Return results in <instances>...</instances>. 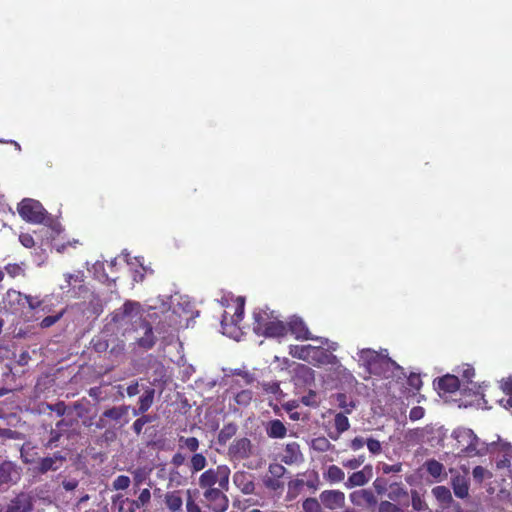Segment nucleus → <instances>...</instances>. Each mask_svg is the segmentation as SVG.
Returning <instances> with one entry per match:
<instances>
[{
  "label": "nucleus",
  "mask_w": 512,
  "mask_h": 512,
  "mask_svg": "<svg viewBox=\"0 0 512 512\" xmlns=\"http://www.w3.org/2000/svg\"><path fill=\"white\" fill-rule=\"evenodd\" d=\"M253 331L258 336L279 338L287 334L286 324L279 320L274 311L256 308L253 311Z\"/></svg>",
  "instance_id": "f257e3e1"
},
{
  "label": "nucleus",
  "mask_w": 512,
  "mask_h": 512,
  "mask_svg": "<svg viewBox=\"0 0 512 512\" xmlns=\"http://www.w3.org/2000/svg\"><path fill=\"white\" fill-rule=\"evenodd\" d=\"M109 317L110 324L115 325L117 329H123L124 334L128 325L137 323V320L141 321V304L137 301L126 300L120 308L110 313Z\"/></svg>",
  "instance_id": "f03ea898"
},
{
  "label": "nucleus",
  "mask_w": 512,
  "mask_h": 512,
  "mask_svg": "<svg viewBox=\"0 0 512 512\" xmlns=\"http://www.w3.org/2000/svg\"><path fill=\"white\" fill-rule=\"evenodd\" d=\"M231 470L227 465H218L204 470L198 478L200 489H210L215 487H229Z\"/></svg>",
  "instance_id": "7ed1b4c3"
},
{
  "label": "nucleus",
  "mask_w": 512,
  "mask_h": 512,
  "mask_svg": "<svg viewBox=\"0 0 512 512\" xmlns=\"http://www.w3.org/2000/svg\"><path fill=\"white\" fill-rule=\"evenodd\" d=\"M20 217L32 224H42L48 217V212L41 202L32 198H24L17 206Z\"/></svg>",
  "instance_id": "20e7f679"
},
{
  "label": "nucleus",
  "mask_w": 512,
  "mask_h": 512,
  "mask_svg": "<svg viewBox=\"0 0 512 512\" xmlns=\"http://www.w3.org/2000/svg\"><path fill=\"white\" fill-rule=\"evenodd\" d=\"M228 490L229 487L221 488L220 486L202 490L207 507L213 512H225L229 508V498L226 495Z\"/></svg>",
  "instance_id": "39448f33"
},
{
  "label": "nucleus",
  "mask_w": 512,
  "mask_h": 512,
  "mask_svg": "<svg viewBox=\"0 0 512 512\" xmlns=\"http://www.w3.org/2000/svg\"><path fill=\"white\" fill-rule=\"evenodd\" d=\"M453 437L457 442V448L466 453L467 455H477L479 451L477 445L479 442L478 437L473 430L468 428H459L453 432Z\"/></svg>",
  "instance_id": "423d86ee"
},
{
  "label": "nucleus",
  "mask_w": 512,
  "mask_h": 512,
  "mask_svg": "<svg viewBox=\"0 0 512 512\" xmlns=\"http://www.w3.org/2000/svg\"><path fill=\"white\" fill-rule=\"evenodd\" d=\"M349 499L355 507L367 512H374L378 504L376 495L370 489L354 490L349 494Z\"/></svg>",
  "instance_id": "0eeeda50"
},
{
  "label": "nucleus",
  "mask_w": 512,
  "mask_h": 512,
  "mask_svg": "<svg viewBox=\"0 0 512 512\" xmlns=\"http://www.w3.org/2000/svg\"><path fill=\"white\" fill-rule=\"evenodd\" d=\"M65 462L66 456L60 451H56L52 456L40 458L34 467V472L36 474H46L49 471L54 472L59 470Z\"/></svg>",
  "instance_id": "6e6552de"
},
{
  "label": "nucleus",
  "mask_w": 512,
  "mask_h": 512,
  "mask_svg": "<svg viewBox=\"0 0 512 512\" xmlns=\"http://www.w3.org/2000/svg\"><path fill=\"white\" fill-rule=\"evenodd\" d=\"M319 498L324 510L334 511L345 506L346 497L341 490H324L320 493Z\"/></svg>",
  "instance_id": "1a4fd4ad"
},
{
  "label": "nucleus",
  "mask_w": 512,
  "mask_h": 512,
  "mask_svg": "<svg viewBox=\"0 0 512 512\" xmlns=\"http://www.w3.org/2000/svg\"><path fill=\"white\" fill-rule=\"evenodd\" d=\"M21 478V468L12 461L0 463V486L16 484Z\"/></svg>",
  "instance_id": "9d476101"
},
{
  "label": "nucleus",
  "mask_w": 512,
  "mask_h": 512,
  "mask_svg": "<svg viewBox=\"0 0 512 512\" xmlns=\"http://www.w3.org/2000/svg\"><path fill=\"white\" fill-rule=\"evenodd\" d=\"M138 326L144 332L142 336L136 338L137 346L144 350L152 349L157 342V337L155 336L153 326L146 319H141Z\"/></svg>",
  "instance_id": "9b49d317"
},
{
  "label": "nucleus",
  "mask_w": 512,
  "mask_h": 512,
  "mask_svg": "<svg viewBox=\"0 0 512 512\" xmlns=\"http://www.w3.org/2000/svg\"><path fill=\"white\" fill-rule=\"evenodd\" d=\"M373 477L372 465H365L362 470L355 471L349 475L348 479L344 482L347 489L354 487H362L366 485Z\"/></svg>",
  "instance_id": "f8f14e48"
},
{
  "label": "nucleus",
  "mask_w": 512,
  "mask_h": 512,
  "mask_svg": "<svg viewBox=\"0 0 512 512\" xmlns=\"http://www.w3.org/2000/svg\"><path fill=\"white\" fill-rule=\"evenodd\" d=\"M251 451V441L244 437L233 441L228 449V454L232 459L244 460L250 457Z\"/></svg>",
  "instance_id": "ddd939ff"
},
{
  "label": "nucleus",
  "mask_w": 512,
  "mask_h": 512,
  "mask_svg": "<svg viewBox=\"0 0 512 512\" xmlns=\"http://www.w3.org/2000/svg\"><path fill=\"white\" fill-rule=\"evenodd\" d=\"M33 510V496L30 493L17 494L7 506L5 512H31Z\"/></svg>",
  "instance_id": "4468645a"
},
{
  "label": "nucleus",
  "mask_w": 512,
  "mask_h": 512,
  "mask_svg": "<svg viewBox=\"0 0 512 512\" xmlns=\"http://www.w3.org/2000/svg\"><path fill=\"white\" fill-rule=\"evenodd\" d=\"M289 354L294 358L310 361L315 354L325 355V349L312 345H291Z\"/></svg>",
  "instance_id": "2eb2a0df"
},
{
  "label": "nucleus",
  "mask_w": 512,
  "mask_h": 512,
  "mask_svg": "<svg viewBox=\"0 0 512 512\" xmlns=\"http://www.w3.org/2000/svg\"><path fill=\"white\" fill-rule=\"evenodd\" d=\"M233 483L245 495H250L254 493V477L249 472L236 471L233 474Z\"/></svg>",
  "instance_id": "dca6fc26"
},
{
  "label": "nucleus",
  "mask_w": 512,
  "mask_h": 512,
  "mask_svg": "<svg viewBox=\"0 0 512 512\" xmlns=\"http://www.w3.org/2000/svg\"><path fill=\"white\" fill-rule=\"evenodd\" d=\"M3 304L6 309L18 312L25 307V294L15 289H8L3 297Z\"/></svg>",
  "instance_id": "f3484780"
},
{
  "label": "nucleus",
  "mask_w": 512,
  "mask_h": 512,
  "mask_svg": "<svg viewBox=\"0 0 512 512\" xmlns=\"http://www.w3.org/2000/svg\"><path fill=\"white\" fill-rule=\"evenodd\" d=\"M129 406L121 405V406H113L109 409H106L97 423L98 428H105L107 423L105 419H109L114 422H119L123 417L128 414Z\"/></svg>",
  "instance_id": "a211bd4d"
},
{
  "label": "nucleus",
  "mask_w": 512,
  "mask_h": 512,
  "mask_svg": "<svg viewBox=\"0 0 512 512\" xmlns=\"http://www.w3.org/2000/svg\"><path fill=\"white\" fill-rule=\"evenodd\" d=\"M287 332L289 331L297 340H311L313 339L308 327L301 318H292L286 325Z\"/></svg>",
  "instance_id": "6ab92c4d"
},
{
  "label": "nucleus",
  "mask_w": 512,
  "mask_h": 512,
  "mask_svg": "<svg viewBox=\"0 0 512 512\" xmlns=\"http://www.w3.org/2000/svg\"><path fill=\"white\" fill-rule=\"evenodd\" d=\"M435 384L440 392L448 394L455 393L460 388L459 378L451 374L438 378Z\"/></svg>",
  "instance_id": "aec40b11"
},
{
  "label": "nucleus",
  "mask_w": 512,
  "mask_h": 512,
  "mask_svg": "<svg viewBox=\"0 0 512 512\" xmlns=\"http://www.w3.org/2000/svg\"><path fill=\"white\" fill-rule=\"evenodd\" d=\"M302 460V453L300 450V445L297 442H291L286 444L283 454L281 456V461L287 465H292L298 463Z\"/></svg>",
  "instance_id": "412c9836"
},
{
  "label": "nucleus",
  "mask_w": 512,
  "mask_h": 512,
  "mask_svg": "<svg viewBox=\"0 0 512 512\" xmlns=\"http://www.w3.org/2000/svg\"><path fill=\"white\" fill-rule=\"evenodd\" d=\"M155 389L148 387L138 400V408L133 410V415L138 416L146 413L154 402Z\"/></svg>",
  "instance_id": "4be33fe9"
},
{
  "label": "nucleus",
  "mask_w": 512,
  "mask_h": 512,
  "mask_svg": "<svg viewBox=\"0 0 512 512\" xmlns=\"http://www.w3.org/2000/svg\"><path fill=\"white\" fill-rule=\"evenodd\" d=\"M266 434L272 439H282L287 435V428L279 419H273L266 425Z\"/></svg>",
  "instance_id": "5701e85b"
},
{
  "label": "nucleus",
  "mask_w": 512,
  "mask_h": 512,
  "mask_svg": "<svg viewBox=\"0 0 512 512\" xmlns=\"http://www.w3.org/2000/svg\"><path fill=\"white\" fill-rule=\"evenodd\" d=\"M164 503L169 512L183 509V499L179 490L169 491L164 495Z\"/></svg>",
  "instance_id": "b1692460"
},
{
  "label": "nucleus",
  "mask_w": 512,
  "mask_h": 512,
  "mask_svg": "<svg viewBox=\"0 0 512 512\" xmlns=\"http://www.w3.org/2000/svg\"><path fill=\"white\" fill-rule=\"evenodd\" d=\"M334 427L336 434L329 433V437L333 440H337L342 433L350 428V422L345 413L339 412L335 414Z\"/></svg>",
  "instance_id": "393cba45"
},
{
  "label": "nucleus",
  "mask_w": 512,
  "mask_h": 512,
  "mask_svg": "<svg viewBox=\"0 0 512 512\" xmlns=\"http://www.w3.org/2000/svg\"><path fill=\"white\" fill-rule=\"evenodd\" d=\"M389 491L387 497L393 502L400 501L408 497V491L400 482H393L389 484Z\"/></svg>",
  "instance_id": "a878e982"
},
{
  "label": "nucleus",
  "mask_w": 512,
  "mask_h": 512,
  "mask_svg": "<svg viewBox=\"0 0 512 512\" xmlns=\"http://www.w3.org/2000/svg\"><path fill=\"white\" fill-rule=\"evenodd\" d=\"M324 479L331 483H340L345 478L344 471L337 465H330L327 470L323 473Z\"/></svg>",
  "instance_id": "bb28decb"
},
{
  "label": "nucleus",
  "mask_w": 512,
  "mask_h": 512,
  "mask_svg": "<svg viewBox=\"0 0 512 512\" xmlns=\"http://www.w3.org/2000/svg\"><path fill=\"white\" fill-rule=\"evenodd\" d=\"M382 354L372 349H363L360 351V359L363 362L366 369L373 366L377 361H383Z\"/></svg>",
  "instance_id": "cd10ccee"
},
{
  "label": "nucleus",
  "mask_w": 512,
  "mask_h": 512,
  "mask_svg": "<svg viewBox=\"0 0 512 512\" xmlns=\"http://www.w3.org/2000/svg\"><path fill=\"white\" fill-rule=\"evenodd\" d=\"M207 466V459L202 453H194L189 460V470L191 474L198 473Z\"/></svg>",
  "instance_id": "c85d7f7f"
},
{
  "label": "nucleus",
  "mask_w": 512,
  "mask_h": 512,
  "mask_svg": "<svg viewBox=\"0 0 512 512\" xmlns=\"http://www.w3.org/2000/svg\"><path fill=\"white\" fill-rule=\"evenodd\" d=\"M178 446L180 449H187L189 452L197 453L200 442L196 437H184L180 436L178 439Z\"/></svg>",
  "instance_id": "c756f323"
},
{
  "label": "nucleus",
  "mask_w": 512,
  "mask_h": 512,
  "mask_svg": "<svg viewBox=\"0 0 512 512\" xmlns=\"http://www.w3.org/2000/svg\"><path fill=\"white\" fill-rule=\"evenodd\" d=\"M303 512H325L320 498L307 497L302 501Z\"/></svg>",
  "instance_id": "7c9ffc66"
},
{
  "label": "nucleus",
  "mask_w": 512,
  "mask_h": 512,
  "mask_svg": "<svg viewBox=\"0 0 512 512\" xmlns=\"http://www.w3.org/2000/svg\"><path fill=\"white\" fill-rule=\"evenodd\" d=\"M432 493L435 498L443 504L449 505L453 501L450 490L445 486L434 487Z\"/></svg>",
  "instance_id": "2f4dec72"
},
{
  "label": "nucleus",
  "mask_w": 512,
  "mask_h": 512,
  "mask_svg": "<svg viewBox=\"0 0 512 512\" xmlns=\"http://www.w3.org/2000/svg\"><path fill=\"white\" fill-rule=\"evenodd\" d=\"M311 448L316 452H327L334 448V445L324 436L312 439Z\"/></svg>",
  "instance_id": "473e14b6"
},
{
  "label": "nucleus",
  "mask_w": 512,
  "mask_h": 512,
  "mask_svg": "<svg viewBox=\"0 0 512 512\" xmlns=\"http://www.w3.org/2000/svg\"><path fill=\"white\" fill-rule=\"evenodd\" d=\"M390 364L395 365V362L389 357L383 356V361H377L373 366L368 367L367 370L370 374L381 376Z\"/></svg>",
  "instance_id": "72a5a7b5"
},
{
  "label": "nucleus",
  "mask_w": 512,
  "mask_h": 512,
  "mask_svg": "<svg viewBox=\"0 0 512 512\" xmlns=\"http://www.w3.org/2000/svg\"><path fill=\"white\" fill-rule=\"evenodd\" d=\"M244 306H245L244 299L239 297L237 299V306L235 308L234 314L230 317L231 324L238 328H239V323L244 318V310H245Z\"/></svg>",
  "instance_id": "f704fd0d"
},
{
  "label": "nucleus",
  "mask_w": 512,
  "mask_h": 512,
  "mask_svg": "<svg viewBox=\"0 0 512 512\" xmlns=\"http://www.w3.org/2000/svg\"><path fill=\"white\" fill-rule=\"evenodd\" d=\"M427 472L434 478H438L444 471V466L442 463L435 459L427 460L424 464Z\"/></svg>",
  "instance_id": "c9c22d12"
},
{
  "label": "nucleus",
  "mask_w": 512,
  "mask_h": 512,
  "mask_svg": "<svg viewBox=\"0 0 512 512\" xmlns=\"http://www.w3.org/2000/svg\"><path fill=\"white\" fill-rule=\"evenodd\" d=\"M453 491L456 497L466 498L469 494V486L465 480L457 478L453 481Z\"/></svg>",
  "instance_id": "e433bc0d"
},
{
  "label": "nucleus",
  "mask_w": 512,
  "mask_h": 512,
  "mask_svg": "<svg viewBox=\"0 0 512 512\" xmlns=\"http://www.w3.org/2000/svg\"><path fill=\"white\" fill-rule=\"evenodd\" d=\"M253 399V392L251 390H241L235 394L234 400L240 406H248Z\"/></svg>",
  "instance_id": "4c0bfd02"
},
{
  "label": "nucleus",
  "mask_w": 512,
  "mask_h": 512,
  "mask_svg": "<svg viewBox=\"0 0 512 512\" xmlns=\"http://www.w3.org/2000/svg\"><path fill=\"white\" fill-rule=\"evenodd\" d=\"M376 507L378 512H403V510L391 500H382Z\"/></svg>",
  "instance_id": "58836bf2"
},
{
  "label": "nucleus",
  "mask_w": 512,
  "mask_h": 512,
  "mask_svg": "<svg viewBox=\"0 0 512 512\" xmlns=\"http://www.w3.org/2000/svg\"><path fill=\"white\" fill-rule=\"evenodd\" d=\"M503 392L508 396L507 399H502L501 403H503L504 407L512 408V379L509 378L502 384Z\"/></svg>",
  "instance_id": "ea45409f"
},
{
  "label": "nucleus",
  "mask_w": 512,
  "mask_h": 512,
  "mask_svg": "<svg viewBox=\"0 0 512 512\" xmlns=\"http://www.w3.org/2000/svg\"><path fill=\"white\" fill-rule=\"evenodd\" d=\"M304 484H305L304 481L301 479L291 480L288 483V497L290 499H292L295 496H297L299 494L300 490L302 489V487L304 486Z\"/></svg>",
  "instance_id": "a19ab883"
},
{
  "label": "nucleus",
  "mask_w": 512,
  "mask_h": 512,
  "mask_svg": "<svg viewBox=\"0 0 512 512\" xmlns=\"http://www.w3.org/2000/svg\"><path fill=\"white\" fill-rule=\"evenodd\" d=\"M49 434V440L44 446L47 449H52L58 446V442L62 437V431L58 429H51Z\"/></svg>",
  "instance_id": "79ce46f5"
},
{
  "label": "nucleus",
  "mask_w": 512,
  "mask_h": 512,
  "mask_svg": "<svg viewBox=\"0 0 512 512\" xmlns=\"http://www.w3.org/2000/svg\"><path fill=\"white\" fill-rule=\"evenodd\" d=\"M337 400L339 403V407L344 409L343 413H345V414L352 413V411L355 408V403L353 401L347 402V397L345 394H342V393L338 394Z\"/></svg>",
  "instance_id": "37998d69"
},
{
  "label": "nucleus",
  "mask_w": 512,
  "mask_h": 512,
  "mask_svg": "<svg viewBox=\"0 0 512 512\" xmlns=\"http://www.w3.org/2000/svg\"><path fill=\"white\" fill-rule=\"evenodd\" d=\"M236 433V427L232 424L224 426V428L219 432L218 440L220 443H225Z\"/></svg>",
  "instance_id": "c03bdc74"
},
{
  "label": "nucleus",
  "mask_w": 512,
  "mask_h": 512,
  "mask_svg": "<svg viewBox=\"0 0 512 512\" xmlns=\"http://www.w3.org/2000/svg\"><path fill=\"white\" fill-rule=\"evenodd\" d=\"M5 272L12 278L23 276L25 274L24 269L17 263H9L5 267Z\"/></svg>",
  "instance_id": "a18cd8bd"
},
{
  "label": "nucleus",
  "mask_w": 512,
  "mask_h": 512,
  "mask_svg": "<svg viewBox=\"0 0 512 512\" xmlns=\"http://www.w3.org/2000/svg\"><path fill=\"white\" fill-rule=\"evenodd\" d=\"M139 508L141 507L134 499L126 498L121 502L119 512H135Z\"/></svg>",
  "instance_id": "49530a36"
},
{
  "label": "nucleus",
  "mask_w": 512,
  "mask_h": 512,
  "mask_svg": "<svg viewBox=\"0 0 512 512\" xmlns=\"http://www.w3.org/2000/svg\"><path fill=\"white\" fill-rule=\"evenodd\" d=\"M373 488L377 495H383L387 492L389 484L385 478L377 477L373 482Z\"/></svg>",
  "instance_id": "de8ad7c7"
},
{
  "label": "nucleus",
  "mask_w": 512,
  "mask_h": 512,
  "mask_svg": "<svg viewBox=\"0 0 512 512\" xmlns=\"http://www.w3.org/2000/svg\"><path fill=\"white\" fill-rule=\"evenodd\" d=\"M64 312L65 311L63 310L56 315H49V316L44 317L40 322V327L41 328H49V327L53 326L56 322H58L62 318V316L64 315Z\"/></svg>",
  "instance_id": "09e8293b"
},
{
  "label": "nucleus",
  "mask_w": 512,
  "mask_h": 512,
  "mask_svg": "<svg viewBox=\"0 0 512 512\" xmlns=\"http://www.w3.org/2000/svg\"><path fill=\"white\" fill-rule=\"evenodd\" d=\"M365 462V456L364 455H360L358 457H355V458H352V459H348V460H345L342 462V465L345 467V468H348V469H351V470H356L358 469L363 463Z\"/></svg>",
  "instance_id": "8fccbe9b"
},
{
  "label": "nucleus",
  "mask_w": 512,
  "mask_h": 512,
  "mask_svg": "<svg viewBox=\"0 0 512 512\" xmlns=\"http://www.w3.org/2000/svg\"><path fill=\"white\" fill-rule=\"evenodd\" d=\"M411 501L412 507L416 511H422L427 507L425 501L420 497L418 492L415 490L411 492Z\"/></svg>",
  "instance_id": "3c124183"
},
{
  "label": "nucleus",
  "mask_w": 512,
  "mask_h": 512,
  "mask_svg": "<svg viewBox=\"0 0 512 512\" xmlns=\"http://www.w3.org/2000/svg\"><path fill=\"white\" fill-rule=\"evenodd\" d=\"M286 471V468L279 463H272L268 468V472L272 477L280 479L285 475Z\"/></svg>",
  "instance_id": "603ef678"
},
{
  "label": "nucleus",
  "mask_w": 512,
  "mask_h": 512,
  "mask_svg": "<svg viewBox=\"0 0 512 512\" xmlns=\"http://www.w3.org/2000/svg\"><path fill=\"white\" fill-rule=\"evenodd\" d=\"M91 345L92 348L99 353L105 352L109 347L108 341L101 337H94L91 340Z\"/></svg>",
  "instance_id": "864d4df0"
},
{
  "label": "nucleus",
  "mask_w": 512,
  "mask_h": 512,
  "mask_svg": "<svg viewBox=\"0 0 512 512\" xmlns=\"http://www.w3.org/2000/svg\"><path fill=\"white\" fill-rule=\"evenodd\" d=\"M130 478L126 475H119L114 481H113V488L115 490H125L130 485Z\"/></svg>",
  "instance_id": "5fc2aeb1"
},
{
  "label": "nucleus",
  "mask_w": 512,
  "mask_h": 512,
  "mask_svg": "<svg viewBox=\"0 0 512 512\" xmlns=\"http://www.w3.org/2000/svg\"><path fill=\"white\" fill-rule=\"evenodd\" d=\"M332 360H336V356L329 353L325 350V355L315 354L314 357H311L310 361H315L318 364H329L333 363Z\"/></svg>",
  "instance_id": "6e6d98bb"
},
{
  "label": "nucleus",
  "mask_w": 512,
  "mask_h": 512,
  "mask_svg": "<svg viewBox=\"0 0 512 512\" xmlns=\"http://www.w3.org/2000/svg\"><path fill=\"white\" fill-rule=\"evenodd\" d=\"M264 484L268 489H271L274 491L282 489L284 487V483L281 481L280 478H275L272 476L267 477V479H265V481H264Z\"/></svg>",
  "instance_id": "4d7b16f0"
},
{
  "label": "nucleus",
  "mask_w": 512,
  "mask_h": 512,
  "mask_svg": "<svg viewBox=\"0 0 512 512\" xmlns=\"http://www.w3.org/2000/svg\"><path fill=\"white\" fill-rule=\"evenodd\" d=\"M366 445L368 450L374 455L380 454L382 451L381 443L377 439L368 438L366 440Z\"/></svg>",
  "instance_id": "13d9d810"
},
{
  "label": "nucleus",
  "mask_w": 512,
  "mask_h": 512,
  "mask_svg": "<svg viewBox=\"0 0 512 512\" xmlns=\"http://www.w3.org/2000/svg\"><path fill=\"white\" fill-rule=\"evenodd\" d=\"M150 500H151V493H150V490L145 488L143 489L138 498L135 500L137 502V504L140 506V507H144L146 506L147 504L150 503Z\"/></svg>",
  "instance_id": "bf43d9fd"
},
{
  "label": "nucleus",
  "mask_w": 512,
  "mask_h": 512,
  "mask_svg": "<svg viewBox=\"0 0 512 512\" xmlns=\"http://www.w3.org/2000/svg\"><path fill=\"white\" fill-rule=\"evenodd\" d=\"M408 385L415 389L416 391H419L422 386V380L419 374L417 373H411L407 379Z\"/></svg>",
  "instance_id": "052dcab7"
},
{
  "label": "nucleus",
  "mask_w": 512,
  "mask_h": 512,
  "mask_svg": "<svg viewBox=\"0 0 512 512\" xmlns=\"http://www.w3.org/2000/svg\"><path fill=\"white\" fill-rule=\"evenodd\" d=\"M186 511L187 512H202L201 507L195 501V499L191 496L188 491V497L186 499Z\"/></svg>",
  "instance_id": "680f3d73"
},
{
  "label": "nucleus",
  "mask_w": 512,
  "mask_h": 512,
  "mask_svg": "<svg viewBox=\"0 0 512 512\" xmlns=\"http://www.w3.org/2000/svg\"><path fill=\"white\" fill-rule=\"evenodd\" d=\"M19 242L25 247V248H32L35 246V241L33 236L30 233H21L19 235Z\"/></svg>",
  "instance_id": "e2e57ef3"
},
{
  "label": "nucleus",
  "mask_w": 512,
  "mask_h": 512,
  "mask_svg": "<svg viewBox=\"0 0 512 512\" xmlns=\"http://www.w3.org/2000/svg\"><path fill=\"white\" fill-rule=\"evenodd\" d=\"M424 415H425L424 408L421 406H415L409 412V419L411 421H417V420L422 419L424 417Z\"/></svg>",
  "instance_id": "0e129e2a"
},
{
  "label": "nucleus",
  "mask_w": 512,
  "mask_h": 512,
  "mask_svg": "<svg viewBox=\"0 0 512 512\" xmlns=\"http://www.w3.org/2000/svg\"><path fill=\"white\" fill-rule=\"evenodd\" d=\"M301 402L305 406H312V407L317 406L316 393L314 391L310 390L307 395L302 396Z\"/></svg>",
  "instance_id": "69168bd1"
},
{
  "label": "nucleus",
  "mask_w": 512,
  "mask_h": 512,
  "mask_svg": "<svg viewBox=\"0 0 512 512\" xmlns=\"http://www.w3.org/2000/svg\"><path fill=\"white\" fill-rule=\"evenodd\" d=\"M41 300L38 297L31 295H25V305H28L29 309L35 310L41 306Z\"/></svg>",
  "instance_id": "338daca9"
},
{
  "label": "nucleus",
  "mask_w": 512,
  "mask_h": 512,
  "mask_svg": "<svg viewBox=\"0 0 512 512\" xmlns=\"http://www.w3.org/2000/svg\"><path fill=\"white\" fill-rule=\"evenodd\" d=\"M48 408L55 412L58 416H63L66 412V404L63 401L57 402L55 404H49Z\"/></svg>",
  "instance_id": "774afa93"
}]
</instances>
